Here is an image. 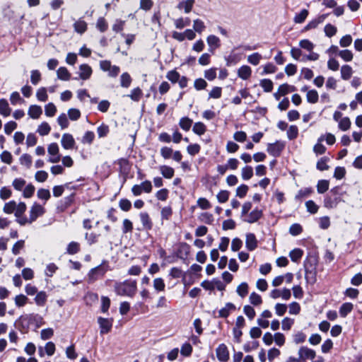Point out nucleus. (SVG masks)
<instances>
[{
    "label": "nucleus",
    "instance_id": "1",
    "mask_svg": "<svg viewBox=\"0 0 362 362\" xmlns=\"http://www.w3.org/2000/svg\"><path fill=\"white\" fill-rule=\"evenodd\" d=\"M137 289L136 281L126 280L123 282L116 283L115 291L119 296L133 297Z\"/></svg>",
    "mask_w": 362,
    "mask_h": 362
},
{
    "label": "nucleus",
    "instance_id": "2",
    "mask_svg": "<svg viewBox=\"0 0 362 362\" xmlns=\"http://www.w3.org/2000/svg\"><path fill=\"white\" fill-rule=\"evenodd\" d=\"M27 206L24 202L17 204L14 200L10 201L4 204L3 211L6 214L14 213L16 217H18L21 214H23L26 211Z\"/></svg>",
    "mask_w": 362,
    "mask_h": 362
},
{
    "label": "nucleus",
    "instance_id": "3",
    "mask_svg": "<svg viewBox=\"0 0 362 362\" xmlns=\"http://www.w3.org/2000/svg\"><path fill=\"white\" fill-rule=\"evenodd\" d=\"M109 270V266L105 261L101 264L91 269L88 274V282L93 283L100 278L104 276L105 273Z\"/></svg>",
    "mask_w": 362,
    "mask_h": 362
},
{
    "label": "nucleus",
    "instance_id": "4",
    "mask_svg": "<svg viewBox=\"0 0 362 362\" xmlns=\"http://www.w3.org/2000/svg\"><path fill=\"white\" fill-rule=\"evenodd\" d=\"M152 191V185L149 180H146L140 185H134L132 187V194L137 197L141 194V193H150Z\"/></svg>",
    "mask_w": 362,
    "mask_h": 362
},
{
    "label": "nucleus",
    "instance_id": "5",
    "mask_svg": "<svg viewBox=\"0 0 362 362\" xmlns=\"http://www.w3.org/2000/svg\"><path fill=\"white\" fill-rule=\"evenodd\" d=\"M112 322L113 320L112 318H104L102 317H99L98 318V322L100 329V334H105L111 331Z\"/></svg>",
    "mask_w": 362,
    "mask_h": 362
},
{
    "label": "nucleus",
    "instance_id": "6",
    "mask_svg": "<svg viewBox=\"0 0 362 362\" xmlns=\"http://www.w3.org/2000/svg\"><path fill=\"white\" fill-rule=\"evenodd\" d=\"M284 148V144L278 141L273 144H269L267 151L271 156L277 157L280 156Z\"/></svg>",
    "mask_w": 362,
    "mask_h": 362
},
{
    "label": "nucleus",
    "instance_id": "7",
    "mask_svg": "<svg viewBox=\"0 0 362 362\" xmlns=\"http://www.w3.org/2000/svg\"><path fill=\"white\" fill-rule=\"evenodd\" d=\"M45 212V210L42 206L37 203H34L29 211L30 221L34 222L39 216H42Z\"/></svg>",
    "mask_w": 362,
    "mask_h": 362
},
{
    "label": "nucleus",
    "instance_id": "8",
    "mask_svg": "<svg viewBox=\"0 0 362 362\" xmlns=\"http://www.w3.org/2000/svg\"><path fill=\"white\" fill-rule=\"evenodd\" d=\"M78 74L80 79L86 81L90 78L93 74V69L88 64H82L78 67Z\"/></svg>",
    "mask_w": 362,
    "mask_h": 362
},
{
    "label": "nucleus",
    "instance_id": "9",
    "mask_svg": "<svg viewBox=\"0 0 362 362\" xmlns=\"http://www.w3.org/2000/svg\"><path fill=\"white\" fill-rule=\"evenodd\" d=\"M298 356L300 359L305 361L306 359H314L316 354L315 351L307 346H301L298 350Z\"/></svg>",
    "mask_w": 362,
    "mask_h": 362
},
{
    "label": "nucleus",
    "instance_id": "10",
    "mask_svg": "<svg viewBox=\"0 0 362 362\" xmlns=\"http://www.w3.org/2000/svg\"><path fill=\"white\" fill-rule=\"evenodd\" d=\"M216 356L218 361L226 362L229 359V352L224 344H220L216 350Z\"/></svg>",
    "mask_w": 362,
    "mask_h": 362
},
{
    "label": "nucleus",
    "instance_id": "11",
    "mask_svg": "<svg viewBox=\"0 0 362 362\" xmlns=\"http://www.w3.org/2000/svg\"><path fill=\"white\" fill-rule=\"evenodd\" d=\"M263 215V212L261 209L257 208L253 209L250 214H248L244 218L243 221L249 223H253L259 220Z\"/></svg>",
    "mask_w": 362,
    "mask_h": 362
},
{
    "label": "nucleus",
    "instance_id": "12",
    "mask_svg": "<svg viewBox=\"0 0 362 362\" xmlns=\"http://www.w3.org/2000/svg\"><path fill=\"white\" fill-rule=\"evenodd\" d=\"M61 144L64 148L71 149L75 145V140L71 134L66 133L62 135Z\"/></svg>",
    "mask_w": 362,
    "mask_h": 362
},
{
    "label": "nucleus",
    "instance_id": "13",
    "mask_svg": "<svg viewBox=\"0 0 362 362\" xmlns=\"http://www.w3.org/2000/svg\"><path fill=\"white\" fill-rule=\"evenodd\" d=\"M206 42L209 46L210 52L212 53L214 52V50L221 46L220 39L214 35H209L206 38Z\"/></svg>",
    "mask_w": 362,
    "mask_h": 362
},
{
    "label": "nucleus",
    "instance_id": "14",
    "mask_svg": "<svg viewBox=\"0 0 362 362\" xmlns=\"http://www.w3.org/2000/svg\"><path fill=\"white\" fill-rule=\"evenodd\" d=\"M327 16L328 14H322L312 20L305 27V30H308L317 28L319 24L322 23L325 21Z\"/></svg>",
    "mask_w": 362,
    "mask_h": 362
},
{
    "label": "nucleus",
    "instance_id": "15",
    "mask_svg": "<svg viewBox=\"0 0 362 362\" xmlns=\"http://www.w3.org/2000/svg\"><path fill=\"white\" fill-rule=\"evenodd\" d=\"M245 245L248 250L252 251L257 247V240L253 233L246 235Z\"/></svg>",
    "mask_w": 362,
    "mask_h": 362
},
{
    "label": "nucleus",
    "instance_id": "16",
    "mask_svg": "<svg viewBox=\"0 0 362 362\" xmlns=\"http://www.w3.org/2000/svg\"><path fill=\"white\" fill-rule=\"evenodd\" d=\"M139 218L144 229L151 230L152 228L153 223L147 212H141Z\"/></svg>",
    "mask_w": 362,
    "mask_h": 362
},
{
    "label": "nucleus",
    "instance_id": "17",
    "mask_svg": "<svg viewBox=\"0 0 362 362\" xmlns=\"http://www.w3.org/2000/svg\"><path fill=\"white\" fill-rule=\"evenodd\" d=\"M252 74V69L249 66L243 65L238 70V76L243 80L248 79Z\"/></svg>",
    "mask_w": 362,
    "mask_h": 362
},
{
    "label": "nucleus",
    "instance_id": "18",
    "mask_svg": "<svg viewBox=\"0 0 362 362\" xmlns=\"http://www.w3.org/2000/svg\"><path fill=\"white\" fill-rule=\"evenodd\" d=\"M42 113V110L40 106L32 105L29 107L28 114L34 119H38Z\"/></svg>",
    "mask_w": 362,
    "mask_h": 362
},
{
    "label": "nucleus",
    "instance_id": "19",
    "mask_svg": "<svg viewBox=\"0 0 362 362\" xmlns=\"http://www.w3.org/2000/svg\"><path fill=\"white\" fill-rule=\"evenodd\" d=\"M325 139V136H321L317 139V143L313 147V151L317 156L322 155L325 153L327 148L322 144V142Z\"/></svg>",
    "mask_w": 362,
    "mask_h": 362
},
{
    "label": "nucleus",
    "instance_id": "20",
    "mask_svg": "<svg viewBox=\"0 0 362 362\" xmlns=\"http://www.w3.org/2000/svg\"><path fill=\"white\" fill-rule=\"evenodd\" d=\"M74 28L76 33L83 34L87 30V23L82 18H79L74 23Z\"/></svg>",
    "mask_w": 362,
    "mask_h": 362
},
{
    "label": "nucleus",
    "instance_id": "21",
    "mask_svg": "<svg viewBox=\"0 0 362 362\" xmlns=\"http://www.w3.org/2000/svg\"><path fill=\"white\" fill-rule=\"evenodd\" d=\"M159 170L161 175L166 179H171L174 176V169L168 165H160Z\"/></svg>",
    "mask_w": 362,
    "mask_h": 362
},
{
    "label": "nucleus",
    "instance_id": "22",
    "mask_svg": "<svg viewBox=\"0 0 362 362\" xmlns=\"http://www.w3.org/2000/svg\"><path fill=\"white\" fill-rule=\"evenodd\" d=\"M11 109L9 107L8 103L5 99L0 100V115L4 117H8L11 115Z\"/></svg>",
    "mask_w": 362,
    "mask_h": 362
},
{
    "label": "nucleus",
    "instance_id": "23",
    "mask_svg": "<svg viewBox=\"0 0 362 362\" xmlns=\"http://www.w3.org/2000/svg\"><path fill=\"white\" fill-rule=\"evenodd\" d=\"M57 78L62 81H69L71 78V74L64 66L59 67L57 71Z\"/></svg>",
    "mask_w": 362,
    "mask_h": 362
},
{
    "label": "nucleus",
    "instance_id": "24",
    "mask_svg": "<svg viewBox=\"0 0 362 362\" xmlns=\"http://www.w3.org/2000/svg\"><path fill=\"white\" fill-rule=\"evenodd\" d=\"M235 309V307L233 303H228L226 304L225 307H223L218 311V317H227L229 315L230 311H232Z\"/></svg>",
    "mask_w": 362,
    "mask_h": 362
},
{
    "label": "nucleus",
    "instance_id": "25",
    "mask_svg": "<svg viewBox=\"0 0 362 362\" xmlns=\"http://www.w3.org/2000/svg\"><path fill=\"white\" fill-rule=\"evenodd\" d=\"M194 4V0H185L180 2L178 4L177 8L180 9L183 8L185 13H189L192 11Z\"/></svg>",
    "mask_w": 362,
    "mask_h": 362
},
{
    "label": "nucleus",
    "instance_id": "26",
    "mask_svg": "<svg viewBox=\"0 0 362 362\" xmlns=\"http://www.w3.org/2000/svg\"><path fill=\"white\" fill-rule=\"evenodd\" d=\"M313 192V190L310 187L301 189L296 194L295 199L296 200H302L303 199L309 197Z\"/></svg>",
    "mask_w": 362,
    "mask_h": 362
},
{
    "label": "nucleus",
    "instance_id": "27",
    "mask_svg": "<svg viewBox=\"0 0 362 362\" xmlns=\"http://www.w3.org/2000/svg\"><path fill=\"white\" fill-rule=\"evenodd\" d=\"M47 293L45 291H40L36 293L35 297V303L39 306L45 305L47 301Z\"/></svg>",
    "mask_w": 362,
    "mask_h": 362
},
{
    "label": "nucleus",
    "instance_id": "28",
    "mask_svg": "<svg viewBox=\"0 0 362 362\" xmlns=\"http://www.w3.org/2000/svg\"><path fill=\"white\" fill-rule=\"evenodd\" d=\"M354 305L351 303H343L339 308L341 317H345L353 310Z\"/></svg>",
    "mask_w": 362,
    "mask_h": 362
},
{
    "label": "nucleus",
    "instance_id": "29",
    "mask_svg": "<svg viewBox=\"0 0 362 362\" xmlns=\"http://www.w3.org/2000/svg\"><path fill=\"white\" fill-rule=\"evenodd\" d=\"M192 119L187 117H182L179 122V125L184 131H189L192 124Z\"/></svg>",
    "mask_w": 362,
    "mask_h": 362
},
{
    "label": "nucleus",
    "instance_id": "30",
    "mask_svg": "<svg viewBox=\"0 0 362 362\" xmlns=\"http://www.w3.org/2000/svg\"><path fill=\"white\" fill-rule=\"evenodd\" d=\"M50 131H51V127H50L49 124L46 122H42L38 126V128L37 129V132L41 136H46V135L49 134Z\"/></svg>",
    "mask_w": 362,
    "mask_h": 362
},
{
    "label": "nucleus",
    "instance_id": "31",
    "mask_svg": "<svg viewBox=\"0 0 362 362\" xmlns=\"http://www.w3.org/2000/svg\"><path fill=\"white\" fill-rule=\"evenodd\" d=\"M353 71L352 68L349 65H344L341 68V76L344 80H349L351 75Z\"/></svg>",
    "mask_w": 362,
    "mask_h": 362
},
{
    "label": "nucleus",
    "instance_id": "32",
    "mask_svg": "<svg viewBox=\"0 0 362 362\" xmlns=\"http://www.w3.org/2000/svg\"><path fill=\"white\" fill-rule=\"evenodd\" d=\"M192 131L196 134H198L199 136L203 135L206 131V127L205 124L201 122H195Z\"/></svg>",
    "mask_w": 362,
    "mask_h": 362
},
{
    "label": "nucleus",
    "instance_id": "33",
    "mask_svg": "<svg viewBox=\"0 0 362 362\" xmlns=\"http://www.w3.org/2000/svg\"><path fill=\"white\" fill-rule=\"evenodd\" d=\"M306 99L307 101L310 103H316L319 99V95L317 91L315 90H308L306 94Z\"/></svg>",
    "mask_w": 362,
    "mask_h": 362
},
{
    "label": "nucleus",
    "instance_id": "34",
    "mask_svg": "<svg viewBox=\"0 0 362 362\" xmlns=\"http://www.w3.org/2000/svg\"><path fill=\"white\" fill-rule=\"evenodd\" d=\"M80 251V244L77 242H71L66 247V252L69 255H75Z\"/></svg>",
    "mask_w": 362,
    "mask_h": 362
},
{
    "label": "nucleus",
    "instance_id": "35",
    "mask_svg": "<svg viewBox=\"0 0 362 362\" xmlns=\"http://www.w3.org/2000/svg\"><path fill=\"white\" fill-rule=\"evenodd\" d=\"M329 158L328 157H322L321 158L316 164V168L317 170L320 171L327 170L329 169V165L327 163L329 162Z\"/></svg>",
    "mask_w": 362,
    "mask_h": 362
},
{
    "label": "nucleus",
    "instance_id": "36",
    "mask_svg": "<svg viewBox=\"0 0 362 362\" xmlns=\"http://www.w3.org/2000/svg\"><path fill=\"white\" fill-rule=\"evenodd\" d=\"M241 176L244 180H248L253 176V169L251 166L246 165L241 170Z\"/></svg>",
    "mask_w": 362,
    "mask_h": 362
},
{
    "label": "nucleus",
    "instance_id": "37",
    "mask_svg": "<svg viewBox=\"0 0 362 362\" xmlns=\"http://www.w3.org/2000/svg\"><path fill=\"white\" fill-rule=\"evenodd\" d=\"M199 219L200 221L206 224H212L214 221L213 214L209 212L202 213L199 216Z\"/></svg>",
    "mask_w": 362,
    "mask_h": 362
},
{
    "label": "nucleus",
    "instance_id": "38",
    "mask_svg": "<svg viewBox=\"0 0 362 362\" xmlns=\"http://www.w3.org/2000/svg\"><path fill=\"white\" fill-rule=\"evenodd\" d=\"M222 95V88L218 86H214L209 93L208 99H218Z\"/></svg>",
    "mask_w": 362,
    "mask_h": 362
},
{
    "label": "nucleus",
    "instance_id": "39",
    "mask_svg": "<svg viewBox=\"0 0 362 362\" xmlns=\"http://www.w3.org/2000/svg\"><path fill=\"white\" fill-rule=\"evenodd\" d=\"M236 292L241 298H245L248 294V284L246 282L241 283L237 287Z\"/></svg>",
    "mask_w": 362,
    "mask_h": 362
},
{
    "label": "nucleus",
    "instance_id": "40",
    "mask_svg": "<svg viewBox=\"0 0 362 362\" xmlns=\"http://www.w3.org/2000/svg\"><path fill=\"white\" fill-rule=\"evenodd\" d=\"M260 86L264 92L269 93L273 89V82L270 79H262L259 83Z\"/></svg>",
    "mask_w": 362,
    "mask_h": 362
},
{
    "label": "nucleus",
    "instance_id": "41",
    "mask_svg": "<svg viewBox=\"0 0 362 362\" xmlns=\"http://www.w3.org/2000/svg\"><path fill=\"white\" fill-rule=\"evenodd\" d=\"M278 90L281 93V95H285L289 93L294 92L296 90V87L287 83H284L279 86Z\"/></svg>",
    "mask_w": 362,
    "mask_h": 362
},
{
    "label": "nucleus",
    "instance_id": "42",
    "mask_svg": "<svg viewBox=\"0 0 362 362\" xmlns=\"http://www.w3.org/2000/svg\"><path fill=\"white\" fill-rule=\"evenodd\" d=\"M303 252L299 248H296L291 250L289 253V257L293 262H297L302 257Z\"/></svg>",
    "mask_w": 362,
    "mask_h": 362
},
{
    "label": "nucleus",
    "instance_id": "43",
    "mask_svg": "<svg viewBox=\"0 0 362 362\" xmlns=\"http://www.w3.org/2000/svg\"><path fill=\"white\" fill-rule=\"evenodd\" d=\"M250 303L255 306L260 305L262 303V297L255 292H252L249 297Z\"/></svg>",
    "mask_w": 362,
    "mask_h": 362
},
{
    "label": "nucleus",
    "instance_id": "44",
    "mask_svg": "<svg viewBox=\"0 0 362 362\" xmlns=\"http://www.w3.org/2000/svg\"><path fill=\"white\" fill-rule=\"evenodd\" d=\"M132 82V78L130 75L125 72L123 73L120 76V84L122 87L128 88L129 87Z\"/></svg>",
    "mask_w": 362,
    "mask_h": 362
},
{
    "label": "nucleus",
    "instance_id": "45",
    "mask_svg": "<svg viewBox=\"0 0 362 362\" xmlns=\"http://www.w3.org/2000/svg\"><path fill=\"white\" fill-rule=\"evenodd\" d=\"M329 182L326 180H319L317 185V190L320 194L325 193L329 189Z\"/></svg>",
    "mask_w": 362,
    "mask_h": 362
},
{
    "label": "nucleus",
    "instance_id": "46",
    "mask_svg": "<svg viewBox=\"0 0 362 362\" xmlns=\"http://www.w3.org/2000/svg\"><path fill=\"white\" fill-rule=\"evenodd\" d=\"M206 28L204 23L200 19H195L193 22V29L195 32L201 34Z\"/></svg>",
    "mask_w": 362,
    "mask_h": 362
},
{
    "label": "nucleus",
    "instance_id": "47",
    "mask_svg": "<svg viewBox=\"0 0 362 362\" xmlns=\"http://www.w3.org/2000/svg\"><path fill=\"white\" fill-rule=\"evenodd\" d=\"M26 181L23 178H16L12 182V186L17 191H21L25 186Z\"/></svg>",
    "mask_w": 362,
    "mask_h": 362
},
{
    "label": "nucleus",
    "instance_id": "48",
    "mask_svg": "<svg viewBox=\"0 0 362 362\" xmlns=\"http://www.w3.org/2000/svg\"><path fill=\"white\" fill-rule=\"evenodd\" d=\"M308 15L307 9H303L299 13L296 14L294 17V22L296 23H302L305 21Z\"/></svg>",
    "mask_w": 362,
    "mask_h": 362
},
{
    "label": "nucleus",
    "instance_id": "49",
    "mask_svg": "<svg viewBox=\"0 0 362 362\" xmlns=\"http://www.w3.org/2000/svg\"><path fill=\"white\" fill-rule=\"evenodd\" d=\"M261 59L262 55L258 52H255L247 57V62L254 66H257L259 64Z\"/></svg>",
    "mask_w": 362,
    "mask_h": 362
},
{
    "label": "nucleus",
    "instance_id": "50",
    "mask_svg": "<svg viewBox=\"0 0 362 362\" xmlns=\"http://www.w3.org/2000/svg\"><path fill=\"white\" fill-rule=\"evenodd\" d=\"M19 161L21 165L30 168L32 164V157L28 153H24L20 157Z\"/></svg>",
    "mask_w": 362,
    "mask_h": 362
},
{
    "label": "nucleus",
    "instance_id": "51",
    "mask_svg": "<svg viewBox=\"0 0 362 362\" xmlns=\"http://www.w3.org/2000/svg\"><path fill=\"white\" fill-rule=\"evenodd\" d=\"M190 24V19L189 18H180L175 21V28L177 29H182L185 26H188Z\"/></svg>",
    "mask_w": 362,
    "mask_h": 362
},
{
    "label": "nucleus",
    "instance_id": "52",
    "mask_svg": "<svg viewBox=\"0 0 362 362\" xmlns=\"http://www.w3.org/2000/svg\"><path fill=\"white\" fill-rule=\"evenodd\" d=\"M299 46L300 48L306 49L308 52L313 51L315 47L314 44L307 39L301 40L299 42Z\"/></svg>",
    "mask_w": 362,
    "mask_h": 362
},
{
    "label": "nucleus",
    "instance_id": "53",
    "mask_svg": "<svg viewBox=\"0 0 362 362\" xmlns=\"http://www.w3.org/2000/svg\"><path fill=\"white\" fill-rule=\"evenodd\" d=\"M35 187L33 184H28L26 186L24 187L23 191V196L25 198H30L31 197L35 192Z\"/></svg>",
    "mask_w": 362,
    "mask_h": 362
},
{
    "label": "nucleus",
    "instance_id": "54",
    "mask_svg": "<svg viewBox=\"0 0 362 362\" xmlns=\"http://www.w3.org/2000/svg\"><path fill=\"white\" fill-rule=\"evenodd\" d=\"M153 288L157 291H163L165 288V284L162 278H156L153 280Z\"/></svg>",
    "mask_w": 362,
    "mask_h": 362
},
{
    "label": "nucleus",
    "instance_id": "55",
    "mask_svg": "<svg viewBox=\"0 0 362 362\" xmlns=\"http://www.w3.org/2000/svg\"><path fill=\"white\" fill-rule=\"evenodd\" d=\"M37 196L40 199H43L45 202L51 197L49 190L44 188H41L37 190Z\"/></svg>",
    "mask_w": 362,
    "mask_h": 362
},
{
    "label": "nucleus",
    "instance_id": "56",
    "mask_svg": "<svg viewBox=\"0 0 362 362\" xmlns=\"http://www.w3.org/2000/svg\"><path fill=\"white\" fill-rule=\"evenodd\" d=\"M57 122L62 129L67 128L69 124L68 118L65 113H62L59 115Z\"/></svg>",
    "mask_w": 362,
    "mask_h": 362
},
{
    "label": "nucleus",
    "instance_id": "57",
    "mask_svg": "<svg viewBox=\"0 0 362 362\" xmlns=\"http://www.w3.org/2000/svg\"><path fill=\"white\" fill-rule=\"evenodd\" d=\"M207 85L206 81L202 78H197L194 82V87L197 90H204Z\"/></svg>",
    "mask_w": 362,
    "mask_h": 362
},
{
    "label": "nucleus",
    "instance_id": "58",
    "mask_svg": "<svg viewBox=\"0 0 362 362\" xmlns=\"http://www.w3.org/2000/svg\"><path fill=\"white\" fill-rule=\"evenodd\" d=\"M28 300V298L23 294L17 295L15 298V304L17 307H23L24 306Z\"/></svg>",
    "mask_w": 362,
    "mask_h": 362
},
{
    "label": "nucleus",
    "instance_id": "59",
    "mask_svg": "<svg viewBox=\"0 0 362 362\" xmlns=\"http://www.w3.org/2000/svg\"><path fill=\"white\" fill-rule=\"evenodd\" d=\"M351 124V123L349 117H344L339 122V128L342 131H346L349 129Z\"/></svg>",
    "mask_w": 362,
    "mask_h": 362
},
{
    "label": "nucleus",
    "instance_id": "60",
    "mask_svg": "<svg viewBox=\"0 0 362 362\" xmlns=\"http://www.w3.org/2000/svg\"><path fill=\"white\" fill-rule=\"evenodd\" d=\"M180 76V74L175 70L170 71L166 74V78L173 83L179 81Z\"/></svg>",
    "mask_w": 362,
    "mask_h": 362
},
{
    "label": "nucleus",
    "instance_id": "61",
    "mask_svg": "<svg viewBox=\"0 0 362 362\" xmlns=\"http://www.w3.org/2000/svg\"><path fill=\"white\" fill-rule=\"evenodd\" d=\"M204 76L208 81H214L216 78V68H211L205 70Z\"/></svg>",
    "mask_w": 362,
    "mask_h": 362
},
{
    "label": "nucleus",
    "instance_id": "62",
    "mask_svg": "<svg viewBox=\"0 0 362 362\" xmlns=\"http://www.w3.org/2000/svg\"><path fill=\"white\" fill-rule=\"evenodd\" d=\"M305 206L307 211L312 214H316L319 209L318 206L313 200L307 201L305 202Z\"/></svg>",
    "mask_w": 362,
    "mask_h": 362
},
{
    "label": "nucleus",
    "instance_id": "63",
    "mask_svg": "<svg viewBox=\"0 0 362 362\" xmlns=\"http://www.w3.org/2000/svg\"><path fill=\"white\" fill-rule=\"evenodd\" d=\"M243 313L250 320H253L256 315L255 309L249 305L243 307Z\"/></svg>",
    "mask_w": 362,
    "mask_h": 362
},
{
    "label": "nucleus",
    "instance_id": "64",
    "mask_svg": "<svg viewBox=\"0 0 362 362\" xmlns=\"http://www.w3.org/2000/svg\"><path fill=\"white\" fill-rule=\"evenodd\" d=\"M45 112L47 117H53L57 112V107L52 103H49L45 105Z\"/></svg>",
    "mask_w": 362,
    "mask_h": 362
}]
</instances>
